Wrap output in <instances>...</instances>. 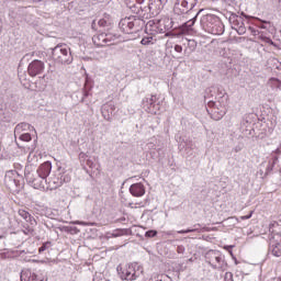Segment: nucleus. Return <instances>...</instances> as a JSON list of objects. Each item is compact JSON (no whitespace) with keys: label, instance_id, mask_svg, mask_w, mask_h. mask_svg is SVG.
Listing matches in <instances>:
<instances>
[{"label":"nucleus","instance_id":"f257e3e1","mask_svg":"<svg viewBox=\"0 0 281 281\" xmlns=\"http://www.w3.org/2000/svg\"><path fill=\"white\" fill-rule=\"evenodd\" d=\"M137 263H130L117 269L121 280L135 281L139 278Z\"/></svg>","mask_w":281,"mask_h":281},{"label":"nucleus","instance_id":"f03ea898","mask_svg":"<svg viewBox=\"0 0 281 281\" xmlns=\"http://www.w3.org/2000/svg\"><path fill=\"white\" fill-rule=\"evenodd\" d=\"M139 20L135 19V16L124 18L120 21L119 27H121L124 34H133V32H137V23Z\"/></svg>","mask_w":281,"mask_h":281},{"label":"nucleus","instance_id":"7ed1b4c3","mask_svg":"<svg viewBox=\"0 0 281 281\" xmlns=\"http://www.w3.org/2000/svg\"><path fill=\"white\" fill-rule=\"evenodd\" d=\"M19 216H21V218H24V221H26V223H30L31 226H24L23 229V234H25L26 236H29V234H34V227H36L37 222L36 218H34V216H32V214H30V212L20 209L18 211Z\"/></svg>","mask_w":281,"mask_h":281},{"label":"nucleus","instance_id":"20e7f679","mask_svg":"<svg viewBox=\"0 0 281 281\" xmlns=\"http://www.w3.org/2000/svg\"><path fill=\"white\" fill-rule=\"evenodd\" d=\"M92 41L94 45H97V47H105V45H115V35L111 33H100L98 35H94Z\"/></svg>","mask_w":281,"mask_h":281},{"label":"nucleus","instance_id":"39448f33","mask_svg":"<svg viewBox=\"0 0 281 281\" xmlns=\"http://www.w3.org/2000/svg\"><path fill=\"white\" fill-rule=\"evenodd\" d=\"M25 131H30V124L20 123L15 126L14 135H19V139H21V142H32V135L30 133H25Z\"/></svg>","mask_w":281,"mask_h":281},{"label":"nucleus","instance_id":"423d86ee","mask_svg":"<svg viewBox=\"0 0 281 281\" xmlns=\"http://www.w3.org/2000/svg\"><path fill=\"white\" fill-rule=\"evenodd\" d=\"M206 262L213 267V269H221V262H223V257L221 256V252L216 250H210L206 252Z\"/></svg>","mask_w":281,"mask_h":281},{"label":"nucleus","instance_id":"0eeeda50","mask_svg":"<svg viewBox=\"0 0 281 281\" xmlns=\"http://www.w3.org/2000/svg\"><path fill=\"white\" fill-rule=\"evenodd\" d=\"M43 71H45V63L38 59L33 60L27 67V72L31 78H36V76H40Z\"/></svg>","mask_w":281,"mask_h":281},{"label":"nucleus","instance_id":"6e6552de","mask_svg":"<svg viewBox=\"0 0 281 281\" xmlns=\"http://www.w3.org/2000/svg\"><path fill=\"white\" fill-rule=\"evenodd\" d=\"M54 56H57V60L63 65L71 63V55L67 48L55 47L53 50Z\"/></svg>","mask_w":281,"mask_h":281},{"label":"nucleus","instance_id":"1a4fd4ad","mask_svg":"<svg viewBox=\"0 0 281 281\" xmlns=\"http://www.w3.org/2000/svg\"><path fill=\"white\" fill-rule=\"evenodd\" d=\"M199 0H178L175 5V10H179L180 14H186L189 10H192Z\"/></svg>","mask_w":281,"mask_h":281},{"label":"nucleus","instance_id":"9d476101","mask_svg":"<svg viewBox=\"0 0 281 281\" xmlns=\"http://www.w3.org/2000/svg\"><path fill=\"white\" fill-rule=\"evenodd\" d=\"M21 281H46L41 272H32V270H24L21 274Z\"/></svg>","mask_w":281,"mask_h":281},{"label":"nucleus","instance_id":"9b49d317","mask_svg":"<svg viewBox=\"0 0 281 281\" xmlns=\"http://www.w3.org/2000/svg\"><path fill=\"white\" fill-rule=\"evenodd\" d=\"M52 172V162L45 161L37 168V175L41 179H46Z\"/></svg>","mask_w":281,"mask_h":281},{"label":"nucleus","instance_id":"f8f14e48","mask_svg":"<svg viewBox=\"0 0 281 281\" xmlns=\"http://www.w3.org/2000/svg\"><path fill=\"white\" fill-rule=\"evenodd\" d=\"M132 196H144L146 194V188L142 183H134L130 187Z\"/></svg>","mask_w":281,"mask_h":281},{"label":"nucleus","instance_id":"ddd939ff","mask_svg":"<svg viewBox=\"0 0 281 281\" xmlns=\"http://www.w3.org/2000/svg\"><path fill=\"white\" fill-rule=\"evenodd\" d=\"M161 8H164L161 0H154L151 3H149V10L153 12V14H159Z\"/></svg>","mask_w":281,"mask_h":281},{"label":"nucleus","instance_id":"4468645a","mask_svg":"<svg viewBox=\"0 0 281 281\" xmlns=\"http://www.w3.org/2000/svg\"><path fill=\"white\" fill-rule=\"evenodd\" d=\"M155 43H156V40L153 38V36H145L140 41V45H145V46L146 45H155Z\"/></svg>","mask_w":281,"mask_h":281},{"label":"nucleus","instance_id":"2eb2a0df","mask_svg":"<svg viewBox=\"0 0 281 281\" xmlns=\"http://www.w3.org/2000/svg\"><path fill=\"white\" fill-rule=\"evenodd\" d=\"M272 256L280 258V256H281V244L280 243L272 245Z\"/></svg>","mask_w":281,"mask_h":281},{"label":"nucleus","instance_id":"dca6fc26","mask_svg":"<svg viewBox=\"0 0 281 281\" xmlns=\"http://www.w3.org/2000/svg\"><path fill=\"white\" fill-rule=\"evenodd\" d=\"M16 177H19V172H16V170H11V171H8L7 175H5V179L9 181H16Z\"/></svg>","mask_w":281,"mask_h":281},{"label":"nucleus","instance_id":"f3484780","mask_svg":"<svg viewBox=\"0 0 281 281\" xmlns=\"http://www.w3.org/2000/svg\"><path fill=\"white\" fill-rule=\"evenodd\" d=\"M50 182L53 183V188H60L63 186V180H60L58 177L54 176L50 178Z\"/></svg>","mask_w":281,"mask_h":281},{"label":"nucleus","instance_id":"a211bd4d","mask_svg":"<svg viewBox=\"0 0 281 281\" xmlns=\"http://www.w3.org/2000/svg\"><path fill=\"white\" fill-rule=\"evenodd\" d=\"M216 27V24L211 29V34H215V35H220V34H223V29L221 27L220 30L218 29H215Z\"/></svg>","mask_w":281,"mask_h":281},{"label":"nucleus","instance_id":"6ab92c4d","mask_svg":"<svg viewBox=\"0 0 281 281\" xmlns=\"http://www.w3.org/2000/svg\"><path fill=\"white\" fill-rule=\"evenodd\" d=\"M145 236L146 238H155V236H157V231H147Z\"/></svg>","mask_w":281,"mask_h":281},{"label":"nucleus","instance_id":"aec40b11","mask_svg":"<svg viewBox=\"0 0 281 281\" xmlns=\"http://www.w3.org/2000/svg\"><path fill=\"white\" fill-rule=\"evenodd\" d=\"M146 27H154L151 29V32H157V24L155 23V21H149Z\"/></svg>","mask_w":281,"mask_h":281},{"label":"nucleus","instance_id":"412c9836","mask_svg":"<svg viewBox=\"0 0 281 281\" xmlns=\"http://www.w3.org/2000/svg\"><path fill=\"white\" fill-rule=\"evenodd\" d=\"M194 21H196V18L189 20L186 24L184 27H192L194 25Z\"/></svg>","mask_w":281,"mask_h":281},{"label":"nucleus","instance_id":"4be33fe9","mask_svg":"<svg viewBox=\"0 0 281 281\" xmlns=\"http://www.w3.org/2000/svg\"><path fill=\"white\" fill-rule=\"evenodd\" d=\"M106 19H101V20H99V22H98V25L100 26V27H106Z\"/></svg>","mask_w":281,"mask_h":281},{"label":"nucleus","instance_id":"5701e85b","mask_svg":"<svg viewBox=\"0 0 281 281\" xmlns=\"http://www.w3.org/2000/svg\"><path fill=\"white\" fill-rule=\"evenodd\" d=\"M192 232H196V228H194V229H186V231H178V234H190Z\"/></svg>","mask_w":281,"mask_h":281},{"label":"nucleus","instance_id":"b1692460","mask_svg":"<svg viewBox=\"0 0 281 281\" xmlns=\"http://www.w3.org/2000/svg\"><path fill=\"white\" fill-rule=\"evenodd\" d=\"M175 52H177L178 54H181V52H183V47L181 45H176Z\"/></svg>","mask_w":281,"mask_h":281},{"label":"nucleus","instance_id":"393cba45","mask_svg":"<svg viewBox=\"0 0 281 281\" xmlns=\"http://www.w3.org/2000/svg\"><path fill=\"white\" fill-rule=\"evenodd\" d=\"M249 31L251 32L252 36H257L258 35V30L254 29V27H249Z\"/></svg>","mask_w":281,"mask_h":281},{"label":"nucleus","instance_id":"a878e982","mask_svg":"<svg viewBox=\"0 0 281 281\" xmlns=\"http://www.w3.org/2000/svg\"><path fill=\"white\" fill-rule=\"evenodd\" d=\"M252 214H254V212H250V214L241 216V221H247V220L251 218Z\"/></svg>","mask_w":281,"mask_h":281},{"label":"nucleus","instance_id":"bb28decb","mask_svg":"<svg viewBox=\"0 0 281 281\" xmlns=\"http://www.w3.org/2000/svg\"><path fill=\"white\" fill-rule=\"evenodd\" d=\"M47 249V244H44L42 247H40V254H43Z\"/></svg>","mask_w":281,"mask_h":281},{"label":"nucleus","instance_id":"cd10ccee","mask_svg":"<svg viewBox=\"0 0 281 281\" xmlns=\"http://www.w3.org/2000/svg\"><path fill=\"white\" fill-rule=\"evenodd\" d=\"M224 114V112L220 113L217 116H215V120H221V117H223Z\"/></svg>","mask_w":281,"mask_h":281},{"label":"nucleus","instance_id":"c85d7f7f","mask_svg":"<svg viewBox=\"0 0 281 281\" xmlns=\"http://www.w3.org/2000/svg\"><path fill=\"white\" fill-rule=\"evenodd\" d=\"M75 224H76V225H87V223L80 222V221L75 222Z\"/></svg>","mask_w":281,"mask_h":281},{"label":"nucleus","instance_id":"c756f323","mask_svg":"<svg viewBox=\"0 0 281 281\" xmlns=\"http://www.w3.org/2000/svg\"><path fill=\"white\" fill-rule=\"evenodd\" d=\"M239 31H240V34L245 33V29H239Z\"/></svg>","mask_w":281,"mask_h":281},{"label":"nucleus","instance_id":"7c9ffc66","mask_svg":"<svg viewBox=\"0 0 281 281\" xmlns=\"http://www.w3.org/2000/svg\"><path fill=\"white\" fill-rule=\"evenodd\" d=\"M136 2H138V3H144V0H136Z\"/></svg>","mask_w":281,"mask_h":281},{"label":"nucleus","instance_id":"2f4dec72","mask_svg":"<svg viewBox=\"0 0 281 281\" xmlns=\"http://www.w3.org/2000/svg\"><path fill=\"white\" fill-rule=\"evenodd\" d=\"M66 181H71V178L70 177H67V180Z\"/></svg>","mask_w":281,"mask_h":281},{"label":"nucleus","instance_id":"473e14b6","mask_svg":"<svg viewBox=\"0 0 281 281\" xmlns=\"http://www.w3.org/2000/svg\"><path fill=\"white\" fill-rule=\"evenodd\" d=\"M130 207H133V203H130Z\"/></svg>","mask_w":281,"mask_h":281},{"label":"nucleus","instance_id":"72a5a7b5","mask_svg":"<svg viewBox=\"0 0 281 281\" xmlns=\"http://www.w3.org/2000/svg\"><path fill=\"white\" fill-rule=\"evenodd\" d=\"M214 113H216V111L213 110V115H214Z\"/></svg>","mask_w":281,"mask_h":281},{"label":"nucleus","instance_id":"f704fd0d","mask_svg":"<svg viewBox=\"0 0 281 281\" xmlns=\"http://www.w3.org/2000/svg\"><path fill=\"white\" fill-rule=\"evenodd\" d=\"M33 1H42V0H33Z\"/></svg>","mask_w":281,"mask_h":281}]
</instances>
